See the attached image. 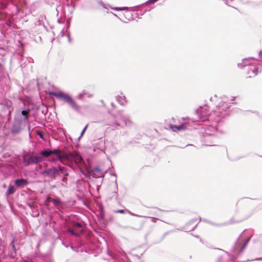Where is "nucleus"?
Returning a JSON list of instances; mask_svg holds the SVG:
<instances>
[{"instance_id": "obj_1", "label": "nucleus", "mask_w": 262, "mask_h": 262, "mask_svg": "<svg viewBox=\"0 0 262 262\" xmlns=\"http://www.w3.org/2000/svg\"><path fill=\"white\" fill-rule=\"evenodd\" d=\"M42 161V158L40 156H35L25 154L23 156V161L25 165L27 166L30 164H37Z\"/></svg>"}, {"instance_id": "obj_2", "label": "nucleus", "mask_w": 262, "mask_h": 262, "mask_svg": "<svg viewBox=\"0 0 262 262\" xmlns=\"http://www.w3.org/2000/svg\"><path fill=\"white\" fill-rule=\"evenodd\" d=\"M64 157V159L73 160L76 163H80L82 161V158L81 156L75 151L71 152L68 154H65Z\"/></svg>"}, {"instance_id": "obj_3", "label": "nucleus", "mask_w": 262, "mask_h": 262, "mask_svg": "<svg viewBox=\"0 0 262 262\" xmlns=\"http://www.w3.org/2000/svg\"><path fill=\"white\" fill-rule=\"evenodd\" d=\"M49 94L50 95L54 96L58 99L64 100L66 102L71 97L69 95L66 94L62 92L56 93L52 92H49Z\"/></svg>"}, {"instance_id": "obj_4", "label": "nucleus", "mask_w": 262, "mask_h": 262, "mask_svg": "<svg viewBox=\"0 0 262 262\" xmlns=\"http://www.w3.org/2000/svg\"><path fill=\"white\" fill-rule=\"evenodd\" d=\"M73 228H74V235L76 236H78L81 234L83 232V228L81 225L79 223H74L73 225Z\"/></svg>"}, {"instance_id": "obj_5", "label": "nucleus", "mask_w": 262, "mask_h": 262, "mask_svg": "<svg viewBox=\"0 0 262 262\" xmlns=\"http://www.w3.org/2000/svg\"><path fill=\"white\" fill-rule=\"evenodd\" d=\"M93 177L95 178H101L104 176V172L98 167H96L91 170Z\"/></svg>"}, {"instance_id": "obj_6", "label": "nucleus", "mask_w": 262, "mask_h": 262, "mask_svg": "<svg viewBox=\"0 0 262 262\" xmlns=\"http://www.w3.org/2000/svg\"><path fill=\"white\" fill-rule=\"evenodd\" d=\"M57 172V169L54 167L48 169L47 170L43 171L42 172V174L45 177L52 178Z\"/></svg>"}, {"instance_id": "obj_7", "label": "nucleus", "mask_w": 262, "mask_h": 262, "mask_svg": "<svg viewBox=\"0 0 262 262\" xmlns=\"http://www.w3.org/2000/svg\"><path fill=\"white\" fill-rule=\"evenodd\" d=\"M28 184L29 182L28 181L24 179H20L15 180V184L18 187L23 188L25 186L28 185Z\"/></svg>"}, {"instance_id": "obj_8", "label": "nucleus", "mask_w": 262, "mask_h": 262, "mask_svg": "<svg viewBox=\"0 0 262 262\" xmlns=\"http://www.w3.org/2000/svg\"><path fill=\"white\" fill-rule=\"evenodd\" d=\"M67 103H68L72 107V108L76 111H79V105L77 104V103L71 97H70V98L67 101Z\"/></svg>"}, {"instance_id": "obj_9", "label": "nucleus", "mask_w": 262, "mask_h": 262, "mask_svg": "<svg viewBox=\"0 0 262 262\" xmlns=\"http://www.w3.org/2000/svg\"><path fill=\"white\" fill-rule=\"evenodd\" d=\"M54 154L56 156L57 159L59 160L61 162L63 160L65 159V154H61V152L60 150L58 149L51 150V155Z\"/></svg>"}, {"instance_id": "obj_10", "label": "nucleus", "mask_w": 262, "mask_h": 262, "mask_svg": "<svg viewBox=\"0 0 262 262\" xmlns=\"http://www.w3.org/2000/svg\"><path fill=\"white\" fill-rule=\"evenodd\" d=\"M170 128L173 129V130H184L186 128V125L184 124H181L180 125H170Z\"/></svg>"}, {"instance_id": "obj_11", "label": "nucleus", "mask_w": 262, "mask_h": 262, "mask_svg": "<svg viewBox=\"0 0 262 262\" xmlns=\"http://www.w3.org/2000/svg\"><path fill=\"white\" fill-rule=\"evenodd\" d=\"M48 199L50 200L55 205H58L61 203V202L59 199L48 198Z\"/></svg>"}, {"instance_id": "obj_12", "label": "nucleus", "mask_w": 262, "mask_h": 262, "mask_svg": "<svg viewBox=\"0 0 262 262\" xmlns=\"http://www.w3.org/2000/svg\"><path fill=\"white\" fill-rule=\"evenodd\" d=\"M15 190L14 189V187L12 185H10L8 187V189L7 191V194H12L15 192Z\"/></svg>"}, {"instance_id": "obj_13", "label": "nucleus", "mask_w": 262, "mask_h": 262, "mask_svg": "<svg viewBox=\"0 0 262 262\" xmlns=\"http://www.w3.org/2000/svg\"><path fill=\"white\" fill-rule=\"evenodd\" d=\"M40 155L45 157H48L50 155H51V150H44L41 152H40Z\"/></svg>"}, {"instance_id": "obj_14", "label": "nucleus", "mask_w": 262, "mask_h": 262, "mask_svg": "<svg viewBox=\"0 0 262 262\" xmlns=\"http://www.w3.org/2000/svg\"><path fill=\"white\" fill-rule=\"evenodd\" d=\"M29 112V110H28L27 111H23L21 112V114L25 117L26 119H28V114Z\"/></svg>"}, {"instance_id": "obj_15", "label": "nucleus", "mask_w": 262, "mask_h": 262, "mask_svg": "<svg viewBox=\"0 0 262 262\" xmlns=\"http://www.w3.org/2000/svg\"><path fill=\"white\" fill-rule=\"evenodd\" d=\"M114 212H115V213H124L125 210L123 209H120V210H115Z\"/></svg>"}, {"instance_id": "obj_16", "label": "nucleus", "mask_w": 262, "mask_h": 262, "mask_svg": "<svg viewBox=\"0 0 262 262\" xmlns=\"http://www.w3.org/2000/svg\"><path fill=\"white\" fill-rule=\"evenodd\" d=\"M158 1V0H148L146 3L147 4H154V3H156Z\"/></svg>"}, {"instance_id": "obj_17", "label": "nucleus", "mask_w": 262, "mask_h": 262, "mask_svg": "<svg viewBox=\"0 0 262 262\" xmlns=\"http://www.w3.org/2000/svg\"><path fill=\"white\" fill-rule=\"evenodd\" d=\"M6 104L8 107H11L12 103L10 101L7 100L6 101Z\"/></svg>"}, {"instance_id": "obj_18", "label": "nucleus", "mask_w": 262, "mask_h": 262, "mask_svg": "<svg viewBox=\"0 0 262 262\" xmlns=\"http://www.w3.org/2000/svg\"><path fill=\"white\" fill-rule=\"evenodd\" d=\"M68 231L71 233L73 235H74L75 231L74 230V228L73 227L72 228L68 229Z\"/></svg>"}, {"instance_id": "obj_19", "label": "nucleus", "mask_w": 262, "mask_h": 262, "mask_svg": "<svg viewBox=\"0 0 262 262\" xmlns=\"http://www.w3.org/2000/svg\"><path fill=\"white\" fill-rule=\"evenodd\" d=\"M82 95H88V96L89 97H92V96H93V94H88L87 93H86L85 92H84L82 93Z\"/></svg>"}, {"instance_id": "obj_20", "label": "nucleus", "mask_w": 262, "mask_h": 262, "mask_svg": "<svg viewBox=\"0 0 262 262\" xmlns=\"http://www.w3.org/2000/svg\"><path fill=\"white\" fill-rule=\"evenodd\" d=\"M253 71L254 72L255 75H256L257 74V69L256 68H254Z\"/></svg>"}, {"instance_id": "obj_21", "label": "nucleus", "mask_w": 262, "mask_h": 262, "mask_svg": "<svg viewBox=\"0 0 262 262\" xmlns=\"http://www.w3.org/2000/svg\"><path fill=\"white\" fill-rule=\"evenodd\" d=\"M37 134H38V135H39V136L40 137V138H43V137H42V134H41V132H37Z\"/></svg>"}, {"instance_id": "obj_22", "label": "nucleus", "mask_w": 262, "mask_h": 262, "mask_svg": "<svg viewBox=\"0 0 262 262\" xmlns=\"http://www.w3.org/2000/svg\"><path fill=\"white\" fill-rule=\"evenodd\" d=\"M12 132L13 133H18L19 132V131L18 130H15V129H12Z\"/></svg>"}, {"instance_id": "obj_23", "label": "nucleus", "mask_w": 262, "mask_h": 262, "mask_svg": "<svg viewBox=\"0 0 262 262\" xmlns=\"http://www.w3.org/2000/svg\"><path fill=\"white\" fill-rule=\"evenodd\" d=\"M88 125H86L85 126V127L83 128V129L82 130V131H83V132H85V130H86V128H87V127H88Z\"/></svg>"}, {"instance_id": "obj_24", "label": "nucleus", "mask_w": 262, "mask_h": 262, "mask_svg": "<svg viewBox=\"0 0 262 262\" xmlns=\"http://www.w3.org/2000/svg\"><path fill=\"white\" fill-rule=\"evenodd\" d=\"M84 133V132L83 131H82L81 133V136H83V134Z\"/></svg>"}, {"instance_id": "obj_25", "label": "nucleus", "mask_w": 262, "mask_h": 262, "mask_svg": "<svg viewBox=\"0 0 262 262\" xmlns=\"http://www.w3.org/2000/svg\"><path fill=\"white\" fill-rule=\"evenodd\" d=\"M64 176H68V173H66V174H64Z\"/></svg>"}, {"instance_id": "obj_26", "label": "nucleus", "mask_w": 262, "mask_h": 262, "mask_svg": "<svg viewBox=\"0 0 262 262\" xmlns=\"http://www.w3.org/2000/svg\"><path fill=\"white\" fill-rule=\"evenodd\" d=\"M157 220V219H155V218H153V219H152V220H153V221H154V220L155 221V220Z\"/></svg>"}, {"instance_id": "obj_27", "label": "nucleus", "mask_w": 262, "mask_h": 262, "mask_svg": "<svg viewBox=\"0 0 262 262\" xmlns=\"http://www.w3.org/2000/svg\"><path fill=\"white\" fill-rule=\"evenodd\" d=\"M120 10H123V9H119Z\"/></svg>"}]
</instances>
